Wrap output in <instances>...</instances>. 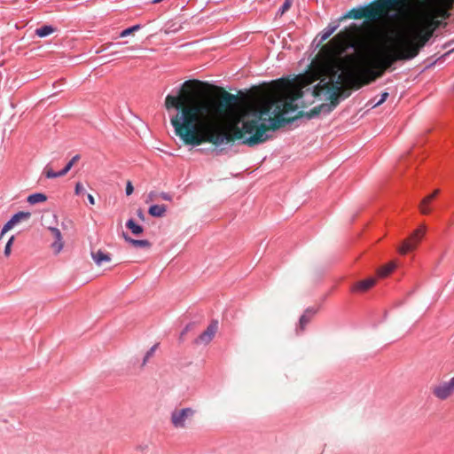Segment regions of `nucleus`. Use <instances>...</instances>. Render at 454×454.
<instances>
[{
    "instance_id": "f257e3e1",
    "label": "nucleus",
    "mask_w": 454,
    "mask_h": 454,
    "mask_svg": "<svg viewBox=\"0 0 454 454\" xmlns=\"http://www.w3.org/2000/svg\"><path fill=\"white\" fill-rule=\"evenodd\" d=\"M192 81H185L176 88V94H168L165 98V107L168 111L175 109L176 114L170 118L175 133L185 145L192 146L200 145L208 142L216 147L222 145L231 146L235 140H239L242 145L254 146L262 144L270 137L266 133L269 124L264 116L272 114L276 102L262 107L253 114V119L242 122V127L238 125L231 127V133L215 132L213 128L207 129L204 134H199V124L201 116H208L214 114V106L208 102H203L195 106H184V98L182 95L184 87Z\"/></svg>"
},
{
    "instance_id": "f03ea898",
    "label": "nucleus",
    "mask_w": 454,
    "mask_h": 454,
    "mask_svg": "<svg viewBox=\"0 0 454 454\" xmlns=\"http://www.w3.org/2000/svg\"><path fill=\"white\" fill-rule=\"evenodd\" d=\"M345 81L347 82V73L343 74L340 73L337 75V78L335 80L332 81L331 85L329 82H324L317 83L315 85L312 89L309 88L307 90L310 91L311 96L315 98L321 94V90H325V95L326 96V98L330 100L329 103H323L317 106L313 107L309 112H299L298 116L299 117H306L308 120L313 119L317 117L320 114H329L333 109L337 107V106L340 102V92L341 90V82Z\"/></svg>"
},
{
    "instance_id": "7ed1b4c3",
    "label": "nucleus",
    "mask_w": 454,
    "mask_h": 454,
    "mask_svg": "<svg viewBox=\"0 0 454 454\" xmlns=\"http://www.w3.org/2000/svg\"><path fill=\"white\" fill-rule=\"evenodd\" d=\"M362 46L368 48L373 54L372 67H369L368 73L376 80L383 76L385 72L391 69L393 65L400 60H410L418 55V49L413 48L409 52H398L381 46H368L362 43Z\"/></svg>"
},
{
    "instance_id": "20e7f679",
    "label": "nucleus",
    "mask_w": 454,
    "mask_h": 454,
    "mask_svg": "<svg viewBox=\"0 0 454 454\" xmlns=\"http://www.w3.org/2000/svg\"><path fill=\"white\" fill-rule=\"evenodd\" d=\"M190 83L187 84V86L189 85ZM186 87V85L184 87V90H183V92H182V95L183 97L184 98V106L183 107H186L188 106H195V105H199L200 103H203V101H200L199 103H195V104H190V105H185V103L187 102V98L186 96L184 95V88ZM204 102H207V100H204ZM208 103H210L211 105L213 104L214 106V114L212 115V113L210 114V115L208 116H201L200 118V122L199 124V134H204L206 132V130L207 129H210V128H213L215 132H217L218 134H221V133H231V127H233L234 125H230L228 127V130H224L223 129H222V127L218 126V125H215V114L216 112H220V108H223V109H231L232 106L238 105L239 103V97L237 95H234V94H231V93H229L227 91H223L221 97H220V105L218 107H216L214 104V102H210L208 101Z\"/></svg>"
},
{
    "instance_id": "39448f33",
    "label": "nucleus",
    "mask_w": 454,
    "mask_h": 454,
    "mask_svg": "<svg viewBox=\"0 0 454 454\" xmlns=\"http://www.w3.org/2000/svg\"><path fill=\"white\" fill-rule=\"evenodd\" d=\"M304 91L300 90L295 97L290 98L288 100L276 101L273 108V118L269 117L268 121L273 130L278 129L281 127L293 123L298 117L288 118V114L294 113L298 109L296 100L301 98Z\"/></svg>"
},
{
    "instance_id": "423d86ee",
    "label": "nucleus",
    "mask_w": 454,
    "mask_h": 454,
    "mask_svg": "<svg viewBox=\"0 0 454 454\" xmlns=\"http://www.w3.org/2000/svg\"><path fill=\"white\" fill-rule=\"evenodd\" d=\"M436 25L434 27V28L430 31H425L422 28L415 27L413 29V32L415 33V35L419 39V43H418L414 39L411 38L405 34H402L400 35L403 50L398 51V52H409L411 49L416 48L418 49V53L419 52L420 49L424 47V45L428 42V40L433 35V30L435 28Z\"/></svg>"
},
{
    "instance_id": "0eeeda50",
    "label": "nucleus",
    "mask_w": 454,
    "mask_h": 454,
    "mask_svg": "<svg viewBox=\"0 0 454 454\" xmlns=\"http://www.w3.org/2000/svg\"><path fill=\"white\" fill-rule=\"evenodd\" d=\"M364 12V18L369 21H377L380 18L388 16L392 19L397 17L396 13L388 14L385 12L387 5L383 4V0H373L369 4L363 5Z\"/></svg>"
},
{
    "instance_id": "6e6552de",
    "label": "nucleus",
    "mask_w": 454,
    "mask_h": 454,
    "mask_svg": "<svg viewBox=\"0 0 454 454\" xmlns=\"http://www.w3.org/2000/svg\"><path fill=\"white\" fill-rule=\"evenodd\" d=\"M194 414L195 411L191 407L181 410L175 409L170 415L171 424L175 428H184L187 420H190Z\"/></svg>"
},
{
    "instance_id": "1a4fd4ad",
    "label": "nucleus",
    "mask_w": 454,
    "mask_h": 454,
    "mask_svg": "<svg viewBox=\"0 0 454 454\" xmlns=\"http://www.w3.org/2000/svg\"><path fill=\"white\" fill-rule=\"evenodd\" d=\"M375 79L364 69L361 76H356L351 71L347 72V82L354 90H359L363 86L371 84Z\"/></svg>"
},
{
    "instance_id": "9d476101",
    "label": "nucleus",
    "mask_w": 454,
    "mask_h": 454,
    "mask_svg": "<svg viewBox=\"0 0 454 454\" xmlns=\"http://www.w3.org/2000/svg\"><path fill=\"white\" fill-rule=\"evenodd\" d=\"M425 232L426 227L424 225L415 230L411 237L403 242L401 247L399 248V252L404 254L413 250L417 244L422 239Z\"/></svg>"
},
{
    "instance_id": "9b49d317",
    "label": "nucleus",
    "mask_w": 454,
    "mask_h": 454,
    "mask_svg": "<svg viewBox=\"0 0 454 454\" xmlns=\"http://www.w3.org/2000/svg\"><path fill=\"white\" fill-rule=\"evenodd\" d=\"M218 330V321L212 320L207 329L201 333L194 340V345H208L212 340L214 339L216 332Z\"/></svg>"
},
{
    "instance_id": "f8f14e48",
    "label": "nucleus",
    "mask_w": 454,
    "mask_h": 454,
    "mask_svg": "<svg viewBox=\"0 0 454 454\" xmlns=\"http://www.w3.org/2000/svg\"><path fill=\"white\" fill-rule=\"evenodd\" d=\"M454 393V377L449 381L442 382L433 389V394L440 400L447 399Z\"/></svg>"
},
{
    "instance_id": "ddd939ff",
    "label": "nucleus",
    "mask_w": 454,
    "mask_h": 454,
    "mask_svg": "<svg viewBox=\"0 0 454 454\" xmlns=\"http://www.w3.org/2000/svg\"><path fill=\"white\" fill-rule=\"evenodd\" d=\"M31 216L30 212H25V211H19L15 213L8 221L5 223V224L3 226L1 232H0V239L3 238V236L9 231L15 224L20 223L21 220H27Z\"/></svg>"
},
{
    "instance_id": "4468645a",
    "label": "nucleus",
    "mask_w": 454,
    "mask_h": 454,
    "mask_svg": "<svg viewBox=\"0 0 454 454\" xmlns=\"http://www.w3.org/2000/svg\"><path fill=\"white\" fill-rule=\"evenodd\" d=\"M340 20L339 19L330 22L324 30L318 34L317 36H319V43L325 42L326 39H328L340 27Z\"/></svg>"
},
{
    "instance_id": "2eb2a0df",
    "label": "nucleus",
    "mask_w": 454,
    "mask_h": 454,
    "mask_svg": "<svg viewBox=\"0 0 454 454\" xmlns=\"http://www.w3.org/2000/svg\"><path fill=\"white\" fill-rule=\"evenodd\" d=\"M49 231L51 232L55 239L51 244V247L55 250L56 253H59L64 247L61 232L56 227H50Z\"/></svg>"
},
{
    "instance_id": "dca6fc26",
    "label": "nucleus",
    "mask_w": 454,
    "mask_h": 454,
    "mask_svg": "<svg viewBox=\"0 0 454 454\" xmlns=\"http://www.w3.org/2000/svg\"><path fill=\"white\" fill-rule=\"evenodd\" d=\"M362 18H364V12L363 5L352 8L351 10H349L348 12H347L346 13L341 15L339 18V20L341 21L346 19L358 20V19H362Z\"/></svg>"
},
{
    "instance_id": "f3484780",
    "label": "nucleus",
    "mask_w": 454,
    "mask_h": 454,
    "mask_svg": "<svg viewBox=\"0 0 454 454\" xmlns=\"http://www.w3.org/2000/svg\"><path fill=\"white\" fill-rule=\"evenodd\" d=\"M317 309L314 308H308L299 319V325L301 331H303L306 325L309 323L311 318L317 314Z\"/></svg>"
},
{
    "instance_id": "a211bd4d",
    "label": "nucleus",
    "mask_w": 454,
    "mask_h": 454,
    "mask_svg": "<svg viewBox=\"0 0 454 454\" xmlns=\"http://www.w3.org/2000/svg\"><path fill=\"white\" fill-rule=\"evenodd\" d=\"M91 257L97 265H101L103 262H108L111 261V255L108 253H105L102 250L91 252Z\"/></svg>"
},
{
    "instance_id": "6ab92c4d",
    "label": "nucleus",
    "mask_w": 454,
    "mask_h": 454,
    "mask_svg": "<svg viewBox=\"0 0 454 454\" xmlns=\"http://www.w3.org/2000/svg\"><path fill=\"white\" fill-rule=\"evenodd\" d=\"M376 280L373 278H369L367 279L357 282L354 287L353 291L355 292H365L372 287L375 284Z\"/></svg>"
},
{
    "instance_id": "aec40b11",
    "label": "nucleus",
    "mask_w": 454,
    "mask_h": 454,
    "mask_svg": "<svg viewBox=\"0 0 454 454\" xmlns=\"http://www.w3.org/2000/svg\"><path fill=\"white\" fill-rule=\"evenodd\" d=\"M123 238L125 241H127L129 244L132 245L135 247H145L150 248L152 247V244L147 239H135L130 238L128 234L123 233Z\"/></svg>"
},
{
    "instance_id": "412c9836",
    "label": "nucleus",
    "mask_w": 454,
    "mask_h": 454,
    "mask_svg": "<svg viewBox=\"0 0 454 454\" xmlns=\"http://www.w3.org/2000/svg\"><path fill=\"white\" fill-rule=\"evenodd\" d=\"M167 211V206L153 204L150 206L148 214L153 217H162Z\"/></svg>"
},
{
    "instance_id": "4be33fe9",
    "label": "nucleus",
    "mask_w": 454,
    "mask_h": 454,
    "mask_svg": "<svg viewBox=\"0 0 454 454\" xmlns=\"http://www.w3.org/2000/svg\"><path fill=\"white\" fill-rule=\"evenodd\" d=\"M126 227L134 234L140 235L144 231V228L137 223L133 218H129L126 222Z\"/></svg>"
},
{
    "instance_id": "5701e85b",
    "label": "nucleus",
    "mask_w": 454,
    "mask_h": 454,
    "mask_svg": "<svg viewBox=\"0 0 454 454\" xmlns=\"http://www.w3.org/2000/svg\"><path fill=\"white\" fill-rule=\"evenodd\" d=\"M55 30H56V28L54 27H52V26H51V25H44V26H42V27L36 28L35 35L38 37L43 38V37H46V36L50 35Z\"/></svg>"
},
{
    "instance_id": "b1692460",
    "label": "nucleus",
    "mask_w": 454,
    "mask_h": 454,
    "mask_svg": "<svg viewBox=\"0 0 454 454\" xmlns=\"http://www.w3.org/2000/svg\"><path fill=\"white\" fill-rule=\"evenodd\" d=\"M46 200L47 196L42 192L32 193L27 198V201L31 205L44 202Z\"/></svg>"
},
{
    "instance_id": "393cba45",
    "label": "nucleus",
    "mask_w": 454,
    "mask_h": 454,
    "mask_svg": "<svg viewBox=\"0 0 454 454\" xmlns=\"http://www.w3.org/2000/svg\"><path fill=\"white\" fill-rule=\"evenodd\" d=\"M395 267V264L394 262H390L387 265L379 269L378 275L380 278H385V277H387L388 274H390L393 271Z\"/></svg>"
},
{
    "instance_id": "a878e982",
    "label": "nucleus",
    "mask_w": 454,
    "mask_h": 454,
    "mask_svg": "<svg viewBox=\"0 0 454 454\" xmlns=\"http://www.w3.org/2000/svg\"><path fill=\"white\" fill-rule=\"evenodd\" d=\"M432 200H434V195H428L425 197L420 202V211L424 215H428L430 213V209L426 207L425 206L429 203Z\"/></svg>"
},
{
    "instance_id": "bb28decb",
    "label": "nucleus",
    "mask_w": 454,
    "mask_h": 454,
    "mask_svg": "<svg viewBox=\"0 0 454 454\" xmlns=\"http://www.w3.org/2000/svg\"><path fill=\"white\" fill-rule=\"evenodd\" d=\"M140 28H141V25L140 24H136L134 26L127 27V28L123 29L120 33L119 37H121V38L126 37V36L131 35L132 33H134L135 31L139 30Z\"/></svg>"
},
{
    "instance_id": "cd10ccee",
    "label": "nucleus",
    "mask_w": 454,
    "mask_h": 454,
    "mask_svg": "<svg viewBox=\"0 0 454 454\" xmlns=\"http://www.w3.org/2000/svg\"><path fill=\"white\" fill-rule=\"evenodd\" d=\"M293 0H285L284 4L277 12V16H282L292 5Z\"/></svg>"
},
{
    "instance_id": "c85d7f7f",
    "label": "nucleus",
    "mask_w": 454,
    "mask_h": 454,
    "mask_svg": "<svg viewBox=\"0 0 454 454\" xmlns=\"http://www.w3.org/2000/svg\"><path fill=\"white\" fill-rule=\"evenodd\" d=\"M403 0H383V4L387 5V9H393L395 6L399 5Z\"/></svg>"
},
{
    "instance_id": "c756f323",
    "label": "nucleus",
    "mask_w": 454,
    "mask_h": 454,
    "mask_svg": "<svg viewBox=\"0 0 454 454\" xmlns=\"http://www.w3.org/2000/svg\"><path fill=\"white\" fill-rule=\"evenodd\" d=\"M14 239H15L14 236H12L8 239V241H7V243L5 245V247H4V254L5 256H9L11 254L12 246V244L14 242Z\"/></svg>"
},
{
    "instance_id": "7c9ffc66",
    "label": "nucleus",
    "mask_w": 454,
    "mask_h": 454,
    "mask_svg": "<svg viewBox=\"0 0 454 454\" xmlns=\"http://www.w3.org/2000/svg\"><path fill=\"white\" fill-rule=\"evenodd\" d=\"M388 96H389L388 92H387V91L382 92L380 98L375 104H372V109L383 104L387 99Z\"/></svg>"
},
{
    "instance_id": "2f4dec72",
    "label": "nucleus",
    "mask_w": 454,
    "mask_h": 454,
    "mask_svg": "<svg viewBox=\"0 0 454 454\" xmlns=\"http://www.w3.org/2000/svg\"><path fill=\"white\" fill-rule=\"evenodd\" d=\"M156 348H157V344L151 347L150 349L146 352V354L145 355L144 359H143V363H142L143 366L147 363L149 358L153 355Z\"/></svg>"
},
{
    "instance_id": "473e14b6",
    "label": "nucleus",
    "mask_w": 454,
    "mask_h": 454,
    "mask_svg": "<svg viewBox=\"0 0 454 454\" xmlns=\"http://www.w3.org/2000/svg\"><path fill=\"white\" fill-rule=\"evenodd\" d=\"M195 325L196 324L194 322H190L189 324H187L180 333V340H183L184 336L193 327H195Z\"/></svg>"
},
{
    "instance_id": "72a5a7b5",
    "label": "nucleus",
    "mask_w": 454,
    "mask_h": 454,
    "mask_svg": "<svg viewBox=\"0 0 454 454\" xmlns=\"http://www.w3.org/2000/svg\"><path fill=\"white\" fill-rule=\"evenodd\" d=\"M44 175L47 178H56L60 176L59 171L55 172L51 168H47L44 169Z\"/></svg>"
},
{
    "instance_id": "f704fd0d",
    "label": "nucleus",
    "mask_w": 454,
    "mask_h": 454,
    "mask_svg": "<svg viewBox=\"0 0 454 454\" xmlns=\"http://www.w3.org/2000/svg\"><path fill=\"white\" fill-rule=\"evenodd\" d=\"M133 192H134V187L132 185V183L130 181H128L126 184L125 193L127 196H129L133 193Z\"/></svg>"
},
{
    "instance_id": "c9c22d12",
    "label": "nucleus",
    "mask_w": 454,
    "mask_h": 454,
    "mask_svg": "<svg viewBox=\"0 0 454 454\" xmlns=\"http://www.w3.org/2000/svg\"><path fill=\"white\" fill-rule=\"evenodd\" d=\"M453 51H454V48H453V49H451V50H450V51H447L446 53L442 54V55L441 57H439L436 60H434V61H433V62L429 63V64L427 65V67H433V66L437 62V60L442 59H444L446 56L450 55Z\"/></svg>"
},
{
    "instance_id": "e433bc0d",
    "label": "nucleus",
    "mask_w": 454,
    "mask_h": 454,
    "mask_svg": "<svg viewBox=\"0 0 454 454\" xmlns=\"http://www.w3.org/2000/svg\"><path fill=\"white\" fill-rule=\"evenodd\" d=\"M160 197L162 200H167V201H171L172 200V196L168 192H162L160 193Z\"/></svg>"
},
{
    "instance_id": "4c0bfd02",
    "label": "nucleus",
    "mask_w": 454,
    "mask_h": 454,
    "mask_svg": "<svg viewBox=\"0 0 454 454\" xmlns=\"http://www.w3.org/2000/svg\"><path fill=\"white\" fill-rule=\"evenodd\" d=\"M71 168L72 167L68 163H67V165L61 170L59 171V176H65L71 169Z\"/></svg>"
},
{
    "instance_id": "58836bf2",
    "label": "nucleus",
    "mask_w": 454,
    "mask_h": 454,
    "mask_svg": "<svg viewBox=\"0 0 454 454\" xmlns=\"http://www.w3.org/2000/svg\"><path fill=\"white\" fill-rule=\"evenodd\" d=\"M83 192V187L81 183L75 184L74 192L76 195H80Z\"/></svg>"
},
{
    "instance_id": "ea45409f",
    "label": "nucleus",
    "mask_w": 454,
    "mask_h": 454,
    "mask_svg": "<svg viewBox=\"0 0 454 454\" xmlns=\"http://www.w3.org/2000/svg\"><path fill=\"white\" fill-rule=\"evenodd\" d=\"M80 159V155L79 154H76L74 155L67 163L73 167L74 164Z\"/></svg>"
},
{
    "instance_id": "a19ab883",
    "label": "nucleus",
    "mask_w": 454,
    "mask_h": 454,
    "mask_svg": "<svg viewBox=\"0 0 454 454\" xmlns=\"http://www.w3.org/2000/svg\"><path fill=\"white\" fill-rule=\"evenodd\" d=\"M137 217H138L140 220H142V221H144V220H145V214H144V212H143V210H142L141 208L137 209Z\"/></svg>"
},
{
    "instance_id": "79ce46f5",
    "label": "nucleus",
    "mask_w": 454,
    "mask_h": 454,
    "mask_svg": "<svg viewBox=\"0 0 454 454\" xmlns=\"http://www.w3.org/2000/svg\"><path fill=\"white\" fill-rule=\"evenodd\" d=\"M87 199H88V201L90 205H94L95 204V199L94 197L91 195V194H87Z\"/></svg>"
},
{
    "instance_id": "37998d69",
    "label": "nucleus",
    "mask_w": 454,
    "mask_h": 454,
    "mask_svg": "<svg viewBox=\"0 0 454 454\" xmlns=\"http://www.w3.org/2000/svg\"><path fill=\"white\" fill-rule=\"evenodd\" d=\"M357 48V44L355 43H351L348 45V49H351V50H356Z\"/></svg>"
},
{
    "instance_id": "c03bdc74",
    "label": "nucleus",
    "mask_w": 454,
    "mask_h": 454,
    "mask_svg": "<svg viewBox=\"0 0 454 454\" xmlns=\"http://www.w3.org/2000/svg\"><path fill=\"white\" fill-rule=\"evenodd\" d=\"M453 43L454 41L448 42L442 45V48L446 49L447 47L450 46Z\"/></svg>"
},
{
    "instance_id": "a18cd8bd",
    "label": "nucleus",
    "mask_w": 454,
    "mask_h": 454,
    "mask_svg": "<svg viewBox=\"0 0 454 454\" xmlns=\"http://www.w3.org/2000/svg\"><path fill=\"white\" fill-rule=\"evenodd\" d=\"M377 101H375L374 99H371L368 101V103L366 104L367 106H370L372 108V104H375Z\"/></svg>"
},
{
    "instance_id": "49530a36",
    "label": "nucleus",
    "mask_w": 454,
    "mask_h": 454,
    "mask_svg": "<svg viewBox=\"0 0 454 454\" xmlns=\"http://www.w3.org/2000/svg\"><path fill=\"white\" fill-rule=\"evenodd\" d=\"M439 190H435L431 195H434V199L438 195Z\"/></svg>"
},
{
    "instance_id": "de8ad7c7",
    "label": "nucleus",
    "mask_w": 454,
    "mask_h": 454,
    "mask_svg": "<svg viewBox=\"0 0 454 454\" xmlns=\"http://www.w3.org/2000/svg\"><path fill=\"white\" fill-rule=\"evenodd\" d=\"M349 95H350V93H349V92H348V93H346V94H344V95H343L342 98H348Z\"/></svg>"
}]
</instances>
